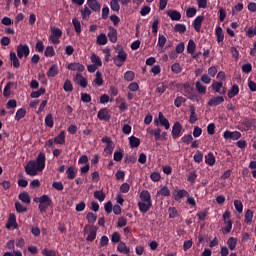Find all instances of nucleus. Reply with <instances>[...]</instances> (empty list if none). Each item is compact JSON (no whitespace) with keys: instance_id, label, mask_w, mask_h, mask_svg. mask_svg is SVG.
Returning a JSON list of instances; mask_svg holds the SVG:
<instances>
[{"instance_id":"nucleus-55","label":"nucleus","mask_w":256,"mask_h":256,"mask_svg":"<svg viewBox=\"0 0 256 256\" xmlns=\"http://www.w3.org/2000/svg\"><path fill=\"white\" fill-rule=\"evenodd\" d=\"M110 8L112 9V11L118 12L121 9V6H119L118 0H111Z\"/></svg>"},{"instance_id":"nucleus-29","label":"nucleus","mask_w":256,"mask_h":256,"mask_svg":"<svg viewBox=\"0 0 256 256\" xmlns=\"http://www.w3.org/2000/svg\"><path fill=\"white\" fill-rule=\"evenodd\" d=\"M236 95H239V86L234 84L228 91V97L229 99H233V97H236Z\"/></svg>"},{"instance_id":"nucleus-15","label":"nucleus","mask_w":256,"mask_h":256,"mask_svg":"<svg viewBox=\"0 0 256 256\" xmlns=\"http://www.w3.org/2000/svg\"><path fill=\"white\" fill-rule=\"evenodd\" d=\"M224 102L225 98L223 96H215L208 101V105L209 107H217L218 105H221V103Z\"/></svg>"},{"instance_id":"nucleus-10","label":"nucleus","mask_w":256,"mask_h":256,"mask_svg":"<svg viewBox=\"0 0 256 256\" xmlns=\"http://www.w3.org/2000/svg\"><path fill=\"white\" fill-rule=\"evenodd\" d=\"M211 87L213 91H215V93H219V95H225V93H227V88L223 86V82L214 81L212 82Z\"/></svg>"},{"instance_id":"nucleus-3","label":"nucleus","mask_w":256,"mask_h":256,"mask_svg":"<svg viewBox=\"0 0 256 256\" xmlns=\"http://www.w3.org/2000/svg\"><path fill=\"white\" fill-rule=\"evenodd\" d=\"M115 51L117 55L113 58L114 65L116 67H123L125 61H127V52H125L121 45H117Z\"/></svg>"},{"instance_id":"nucleus-24","label":"nucleus","mask_w":256,"mask_h":256,"mask_svg":"<svg viewBox=\"0 0 256 256\" xmlns=\"http://www.w3.org/2000/svg\"><path fill=\"white\" fill-rule=\"evenodd\" d=\"M183 197H189V192L185 189L178 190L176 194H174L175 201H181Z\"/></svg>"},{"instance_id":"nucleus-62","label":"nucleus","mask_w":256,"mask_h":256,"mask_svg":"<svg viewBox=\"0 0 256 256\" xmlns=\"http://www.w3.org/2000/svg\"><path fill=\"white\" fill-rule=\"evenodd\" d=\"M86 219L88 222L90 223H95V221H97V215H95L93 212H89L87 215H86Z\"/></svg>"},{"instance_id":"nucleus-11","label":"nucleus","mask_w":256,"mask_h":256,"mask_svg":"<svg viewBox=\"0 0 256 256\" xmlns=\"http://www.w3.org/2000/svg\"><path fill=\"white\" fill-rule=\"evenodd\" d=\"M223 137H224V139H232V141H237V140L241 139V132H239V131L231 132L229 130H226L223 133Z\"/></svg>"},{"instance_id":"nucleus-63","label":"nucleus","mask_w":256,"mask_h":256,"mask_svg":"<svg viewBox=\"0 0 256 256\" xmlns=\"http://www.w3.org/2000/svg\"><path fill=\"white\" fill-rule=\"evenodd\" d=\"M128 89L129 91H132L133 93H135V91H139V83L137 82H132L128 85Z\"/></svg>"},{"instance_id":"nucleus-22","label":"nucleus","mask_w":256,"mask_h":256,"mask_svg":"<svg viewBox=\"0 0 256 256\" xmlns=\"http://www.w3.org/2000/svg\"><path fill=\"white\" fill-rule=\"evenodd\" d=\"M75 83L80 85V87H87V79L81 74H77L74 78Z\"/></svg>"},{"instance_id":"nucleus-56","label":"nucleus","mask_w":256,"mask_h":256,"mask_svg":"<svg viewBox=\"0 0 256 256\" xmlns=\"http://www.w3.org/2000/svg\"><path fill=\"white\" fill-rule=\"evenodd\" d=\"M234 207L238 213H243V202L241 200H235Z\"/></svg>"},{"instance_id":"nucleus-2","label":"nucleus","mask_w":256,"mask_h":256,"mask_svg":"<svg viewBox=\"0 0 256 256\" xmlns=\"http://www.w3.org/2000/svg\"><path fill=\"white\" fill-rule=\"evenodd\" d=\"M152 205L151 193L147 190H143L140 193V201L138 202L139 211L141 213H147L149 209H151Z\"/></svg>"},{"instance_id":"nucleus-8","label":"nucleus","mask_w":256,"mask_h":256,"mask_svg":"<svg viewBox=\"0 0 256 256\" xmlns=\"http://www.w3.org/2000/svg\"><path fill=\"white\" fill-rule=\"evenodd\" d=\"M31 50L27 44H20L17 46V57L23 59V57H29Z\"/></svg>"},{"instance_id":"nucleus-37","label":"nucleus","mask_w":256,"mask_h":256,"mask_svg":"<svg viewBox=\"0 0 256 256\" xmlns=\"http://www.w3.org/2000/svg\"><path fill=\"white\" fill-rule=\"evenodd\" d=\"M227 245H228V248L230 249V251H235V247H237V238L230 237L227 240Z\"/></svg>"},{"instance_id":"nucleus-26","label":"nucleus","mask_w":256,"mask_h":256,"mask_svg":"<svg viewBox=\"0 0 256 256\" xmlns=\"http://www.w3.org/2000/svg\"><path fill=\"white\" fill-rule=\"evenodd\" d=\"M18 199L22 201V203H26V205L31 203V196H29L28 192H21L18 196Z\"/></svg>"},{"instance_id":"nucleus-33","label":"nucleus","mask_w":256,"mask_h":256,"mask_svg":"<svg viewBox=\"0 0 256 256\" xmlns=\"http://www.w3.org/2000/svg\"><path fill=\"white\" fill-rule=\"evenodd\" d=\"M66 175L68 179H75V177H77V170H75L74 166H70L66 170Z\"/></svg>"},{"instance_id":"nucleus-25","label":"nucleus","mask_w":256,"mask_h":256,"mask_svg":"<svg viewBox=\"0 0 256 256\" xmlns=\"http://www.w3.org/2000/svg\"><path fill=\"white\" fill-rule=\"evenodd\" d=\"M108 39L111 43H117V30L113 27H109Z\"/></svg>"},{"instance_id":"nucleus-38","label":"nucleus","mask_w":256,"mask_h":256,"mask_svg":"<svg viewBox=\"0 0 256 256\" xmlns=\"http://www.w3.org/2000/svg\"><path fill=\"white\" fill-rule=\"evenodd\" d=\"M195 106H190V118L189 123L193 125L197 121V113L195 112Z\"/></svg>"},{"instance_id":"nucleus-23","label":"nucleus","mask_w":256,"mask_h":256,"mask_svg":"<svg viewBox=\"0 0 256 256\" xmlns=\"http://www.w3.org/2000/svg\"><path fill=\"white\" fill-rule=\"evenodd\" d=\"M165 43H167V37L163 34H159L157 47H159L160 53H163V48L165 47Z\"/></svg>"},{"instance_id":"nucleus-42","label":"nucleus","mask_w":256,"mask_h":256,"mask_svg":"<svg viewBox=\"0 0 256 256\" xmlns=\"http://www.w3.org/2000/svg\"><path fill=\"white\" fill-rule=\"evenodd\" d=\"M41 95H45V88H40L38 91H34L30 94L32 99H39Z\"/></svg>"},{"instance_id":"nucleus-35","label":"nucleus","mask_w":256,"mask_h":256,"mask_svg":"<svg viewBox=\"0 0 256 256\" xmlns=\"http://www.w3.org/2000/svg\"><path fill=\"white\" fill-rule=\"evenodd\" d=\"M45 125L46 127H49L50 129H53V125H55V122L53 121V114L49 113L45 117Z\"/></svg>"},{"instance_id":"nucleus-17","label":"nucleus","mask_w":256,"mask_h":256,"mask_svg":"<svg viewBox=\"0 0 256 256\" xmlns=\"http://www.w3.org/2000/svg\"><path fill=\"white\" fill-rule=\"evenodd\" d=\"M68 69H70V71H78L79 73H83V71H85V66H83L81 63H70L68 65Z\"/></svg>"},{"instance_id":"nucleus-19","label":"nucleus","mask_w":256,"mask_h":256,"mask_svg":"<svg viewBox=\"0 0 256 256\" xmlns=\"http://www.w3.org/2000/svg\"><path fill=\"white\" fill-rule=\"evenodd\" d=\"M10 61L11 65H13L15 69H19V67L21 66V62H19V58H17V53L15 52H10Z\"/></svg>"},{"instance_id":"nucleus-18","label":"nucleus","mask_w":256,"mask_h":256,"mask_svg":"<svg viewBox=\"0 0 256 256\" xmlns=\"http://www.w3.org/2000/svg\"><path fill=\"white\" fill-rule=\"evenodd\" d=\"M117 251L119 253H124V255H129V253H131V249L127 247V244H125L124 242L118 243Z\"/></svg>"},{"instance_id":"nucleus-41","label":"nucleus","mask_w":256,"mask_h":256,"mask_svg":"<svg viewBox=\"0 0 256 256\" xmlns=\"http://www.w3.org/2000/svg\"><path fill=\"white\" fill-rule=\"evenodd\" d=\"M94 84L97 87H101V85H103V75L99 71L96 72V78L94 80Z\"/></svg>"},{"instance_id":"nucleus-40","label":"nucleus","mask_w":256,"mask_h":256,"mask_svg":"<svg viewBox=\"0 0 256 256\" xmlns=\"http://www.w3.org/2000/svg\"><path fill=\"white\" fill-rule=\"evenodd\" d=\"M244 221L247 225H251L253 223V211L247 210L244 216Z\"/></svg>"},{"instance_id":"nucleus-30","label":"nucleus","mask_w":256,"mask_h":256,"mask_svg":"<svg viewBox=\"0 0 256 256\" xmlns=\"http://www.w3.org/2000/svg\"><path fill=\"white\" fill-rule=\"evenodd\" d=\"M97 117L101 121H107V120H109L110 116H109V112L107 111V109H101V110H99Z\"/></svg>"},{"instance_id":"nucleus-13","label":"nucleus","mask_w":256,"mask_h":256,"mask_svg":"<svg viewBox=\"0 0 256 256\" xmlns=\"http://www.w3.org/2000/svg\"><path fill=\"white\" fill-rule=\"evenodd\" d=\"M182 129H183V126H181V123L176 122L172 127V138L179 139V137H181Z\"/></svg>"},{"instance_id":"nucleus-52","label":"nucleus","mask_w":256,"mask_h":256,"mask_svg":"<svg viewBox=\"0 0 256 256\" xmlns=\"http://www.w3.org/2000/svg\"><path fill=\"white\" fill-rule=\"evenodd\" d=\"M25 113H26L25 109L23 108L18 109L15 115L16 121H21V119L25 117Z\"/></svg>"},{"instance_id":"nucleus-12","label":"nucleus","mask_w":256,"mask_h":256,"mask_svg":"<svg viewBox=\"0 0 256 256\" xmlns=\"http://www.w3.org/2000/svg\"><path fill=\"white\" fill-rule=\"evenodd\" d=\"M17 227V217L15 216V214L11 213L6 223V229H17Z\"/></svg>"},{"instance_id":"nucleus-64","label":"nucleus","mask_w":256,"mask_h":256,"mask_svg":"<svg viewBox=\"0 0 256 256\" xmlns=\"http://www.w3.org/2000/svg\"><path fill=\"white\" fill-rule=\"evenodd\" d=\"M42 255H45V256H57V252L55 250L43 249L42 250Z\"/></svg>"},{"instance_id":"nucleus-1","label":"nucleus","mask_w":256,"mask_h":256,"mask_svg":"<svg viewBox=\"0 0 256 256\" xmlns=\"http://www.w3.org/2000/svg\"><path fill=\"white\" fill-rule=\"evenodd\" d=\"M47 161V158L45 157V154L43 152H40L36 158V160H32L28 162V164L25 166V171L30 177H35L39 173L45 169V163Z\"/></svg>"},{"instance_id":"nucleus-4","label":"nucleus","mask_w":256,"mask_h":256,"mask_svg":"<svg viewBox=\"0 0 256 256\" xmlns=\"http://www.w3.org/2000/svg\"><path fill=\"white\" fill-rule=\"evenodd\" d=\"M38 203H39L38 209L40 213L43 215L47 213V209L51 207L53 201L51 200V197L44 194L38 198Z\"/></svg>"},{"instance_id":"nucleus-59","label":"nucleus","mask_w":256,"mask_h":256,"mask_svg":"<svg viewBox=\"0 0 256 256\" xmlns=\"http://www.w3.org/2000/svg\"><path fill=\"white\" fill-rule=\"evenodd\" d=\"M185 101H187V99H185L183 96H178L175 100H174V105L175 107H181V105L183 103H185Z\"/></svg>"},{"instance_id":"nucleus-57","label":"nucleus","mask_w":256,"mask_h":256,"mask_svg":"<svg viewBox=\"0 0 256 256\" xmlns=\"http://www.w3.org/2000/svg\"><path fill=\"white\" fill-rule=\"evenodd\" d=\"M63 89L64 91H66V93H71V91H73V84L71 83V81L66 80Z\"/></svg>"},{"instance_id":"nucleus-60","label":"nucleus","mask_w":256,"mask_h":256,"mask_svg":"<svg viewBox=\"0 0 256 256\" xmlns=\"http://www.w3.org/2000/svg\"><path fill=\"white\" fill-rule=\"evenodd\" d=\"M195 15H197V9L195 7H192V8H188L186 10V17H195Z\"/></svg>"},{"instance_id":"nucleus-27","label":"nucleus","mask_w":256,"mask_h":256,"mask_svg":"<svg viewBox=\"0 0 256 256\" xmlns=\"http://www.w3.org/2000/svg\"><path fill=\"white\" fill-rule=\"evenodd\" d=\"M215 35L217 37L218 43H223V39H225V34H223V28L220 26L216 27Z\"/></svg>"},{"instance_id":"nucleus-21","label":"nucleus","mask_w":256,"mask_h":256,"mask_svg":"<svg viewBox=\"0 0 256 256\" xmlns=\"http://www.w3.org/2000/svg\"><path fill=\"white\" fill-rule=\"evenodd\" d=\"M167 15L172 21H181V13L177 10H170Z\"/></svg>"},{"instance_id":"nucleus-53","label":"nucleus","mask_w":256,"mask_h":256,"mask_svg":"<svg viewBox=\"0 0 256 256\" xmlns=\"http://www.w3.org/2000/svg\"><path fill=\"white\" fill-rule=\"evenodd\" d=\"M125 81H133L135 79V72L133 71H126L124 73Z\"/></svg>"},{"instance_id":"nucleus-31","label":"nucleus","mask_w":256,"mask_h":256,"mask_svg":"<svg viewBox=\"0 0 256 256\" xmlns=\"http://www.w3.org/2000/svg\"><path fill=\"white\" fill-rule=\"evenodd\" d=\"M54 143H57V145L65 144V131H61L59 135L54 138Z\"/></svg>"},{"instance_id":"nucleus-58","label":"nucleus","mask_w":256,"mask_h":256,"mask_svg":"<svg viewBox=\"0 0 256 256\" xmlns=\"http://www.w3.org/2000/svg\"><path fill=\"white\" fill-rule=\"evenodd\" d=\"M182 70L183 68H181V64L179 63H174L171 66V71L174 72L176 75H178V73H181Z\"/></svg>"},{"instance_id":"nucleus-6","label":"nucleus","mask_w":256,"mask_h":256,"mask_svg":"<svg viewBox=\"0 0 256 256\" xmlns=\"http://www.w3.org/2000/svg\"><path fill=\"white\" fill-rule=\"evenodd\" d=\"M224 220V233H231V229H233V222H231V213L229 211L224 212L223 214Z\"/></svg>"},{"instance_id":"nucleus-9","label":"nucleus","mask_w":256,"mask_h":256,"mask_svg":"<svg viewBox=\"0 0 256 256\" xmlns=\"http://www.w3.org/2000/svg\"><path fill=\"white\" fill-rule=\"evenodd\" d=\"M155 125H159V123L165 127L166 130L170 129L171 124L169 123V120H167V118H165V116L163 115V112H159L158 114V120H154Z\"/></svg>"},{"instance_id":"nucleus-45","label":"nucleus","mask_w":256,"mask_h":256,"mask_svg":"<svg viewBox=\"0 0 256 256\" xmlns=\"http://www.w3.org/2000/svg\"><path fill=\"white\" fill-rule=\"evenodd\" d=\"M157 195H162V197H169V195H171V190H169L167 186H164L157 192Z\"/></svg>"},{"instance_id":"nucleus-32","label":"nucleus","mask_w":256,"mask_h":256,"mask_svg":"<svg viewBox=\"0 0 256 256\" xmlns=\"http://www.w3.org/2000/svg\"><path fill=\"white\" fill-rule=\"evenodd\" d=\"M205 163L210 167H213L215 165V156L213 155V153L209 152L205 156Z\"/></svg>"},{"instance_id":"nucleus-44","label":"nucleus","mask_w":256,"mask_h":256,"mask_svg":"<svg viewBox=\"0 0 256 256\" xmlns=\"http://www.w3.org/2000/svg\"><path fill=\"white\" fill-rule=\"evenodd\" d=\"M196 90L198 91V93H201L202 95H205L207 93V87H205V85H203V83L201 82H196Z\"/></svg>"},{"instance_id":"nucleus-16","label":"nucleus","mask_w":256,"mask_h":256,"mask_svg":"<svg viewBox=\"0 0 256 256\" xmlns=\"http://www.w3.org/2000/svg\"><path fill=\"white\" fill-rule=\"evenodd\" d=\"M94 239H97V227L95 226H90L89 227V234L86 238V241H89L90 243H92V241Z\"/></svg>"},{"instance_id":"nucleus-47","label":"nucleus","mask_w":256,"mask_h":256,"mask_svg":"<svg viewBox=\"0 0 256 256\" xmlns=\"http://www.w3.org/2000/svg\"><path fill=\"white\" fill-rule=\"evenodd\" d=\"M82 19L84 21H87L89 17L91 16V9L89 7H85L83 10H81Z\"/></svg>"},{"instance_id":"nucleus-46","label":"nucleus","mask_w":256,"mask_h":256,"mask_svg":"<svg viewBox=\"0 0 256 256\" xmlns=\"http://www.w3.org/2000/svg\"><path fill=\"white\" fill-rule=\"evenodd\" d=\"M44 55L45 57H55V48L53 46H47Z\"/></svg>"},{"instance_id":"nucleus-39","label":"nucleus","mask_w":256,"mask_h":256,"mask_svg":"<svg viewBox=\"0 0 256 256\" xmlns=\"http://www.w3.org/2000/svg\"><path fill=\"white\" fill-rule=\"evenodd\" d=\"M195 49H197V44H195V41L189 40L187 45V53H190V55H193V53H195Z\"/></svg>"},{"instance_id":"nucleus-61","label":"nucleus","mask_w":256,"mask_h":256,"mask_svg":"<svg viewBox=\"0 0 256 256\" xmlns=\"http://www.w3.org/2000/svg\"><path fill=\"white\" fill-rule=\"evenodd\" d=\"M123 160V150L114 152V161L120 162Z\"/></svg>"},{"instance_id":"nucleus-49","label":"nucleus","mask_w":256,"mask_h":256,"mask_svg":"<svg viewBox=\"0 0 256 256\" xmlns=\"http://www.w3.org/2000/svg\"><path fill=\"white\" fill-rule=\"evenodd\" d=\"M72 24L74 25L76 33L81 34V22L77 18H73Z\"/></svg>"},{"instance_id":"nucleus-5","label":"nucleus","mask_w":256,"mask_h":256,"mask_svg":"<svg viewBox=\"0 0 256 256\" xmlns=\"http://www.w3.org/2000/svg\"><path fill=\"white\" fill-rule=\"evenodd\" d=\"M51 34L49 36L50 43H53V45H59L61 43L60 39L63 36V31L61 28L57 27H51Z\"/></svg>"},{"instance_id":"nucleus-54","label":"nucleus","mask_w":256,"mask_h":256,"mask_svg":"<svg viewBox=\"0 0 256 256\" xmlns=\"http://www.w3.org/2000/svg\"><path fill=\"white\" fill-rule=\"evenodd\" d=\"M192 92H193V89L191 88V86H189V84H184L185 97H188L189 99H191Z\"/></svg>"},{"instance_id":"nucleus-36","label":"nucleus","mask_w":256,"mask_h":256,"mask_svg":"<svg viewBox=\"0 0 256 256\" xmlns=\"http://www.w3.org/2000/svg\"><path fill=\"white\" fill-rule=\"evenodd\" d=\"M129 143H130V147L135 148V147H139V145H141V140L135 136H130Z\"/></svg>"},{"instance_id":"nucleus-48","label":"nucleus","mask_w":256,"mask_h":256,"mask_svg":"<svg viewBox=\"0 0 256 256\" xmlns=\"http://www.w3.org/2000/svg\"><path fill=\"white\" fill-rule=\"evenodd\" d=\"M97 43L98 45H107V35H105L104 33L98 35Z\"/></svg>"},{"instance_id":"nucleus-14","label":"nucleus","mask_w":256,"mask_h":256,"mask_svg":"<svg viewBox=\"0 0 256 256\" xmlns=\"http://www.w3.org/2000/svg\"><path fill=\"white\" fill-rule=\"evenodd\" d=\"M204 20H205V16H203V15H199L194 19L192 25H193L195 31H197V33H199L201 31V25H203Z\"/></svg>"},{"instance_id":"nucleus-43","label":"nucleus","mask_w":256,"mask_h":256,"mask_svg":"<svg viewBox=\"0 0 256 256\" xmlns=\"http://www.w3.org/2000/svg\"><path fill=\"white\" fill-rule=\"evenodd\" d=\"M94 197L100 201V203H103V201H105V194L103 192V190H97L94 192Z\"/></svg>"},{"instance_id":"nucleus-28","label":"nucleus","mask_w":256,"mask_h":256,"mask_svg":"<svg viewBox=\"0 0 256 256\" xmlns=\"http://www.w3.org/2000/svg\"><path fill=\"white\" fill-rule=\"evenodd\" d=\"M90 61L93 63V65H96L97 67H101L103 65L101 58L95 53L91 54Z\"/></svg>"},{"instance_id":"nucleus-51","label":"nucleus","mask_w":256,"mask_h":256,"mask_svg":"<svg viewBox=\"0 0 256 256\" xmlns=\"http://www.w3.org/2000/svg\"><path fill=\"white\" fill-rule=\"evenodd\" d=\"M15 209H16L17 213H26V211H27V207L23 206V204H21V202L15 203Z\"/></svg>"},{"instance_id":"nucleus-7","label":"nucleus","mask_w":256,"mask_h":256,"mask_svg":"<svg viewBox=\"0 0 256 256\" xmlns=\"http://www.w3.org/2000/svg\"><path fill=\"white\" fill-rule=\"evenodd\" d=\"M102 143H106L104 153H106V155H113V150L115 149V143L111 141V138L107 136L103 137Z\"/></svg>"},{"instance_id":"nucleus-20","label":"nucleus","mask_w":256,"mask_h":256,"mask_svg":"<svg viewBox=\"0 0 256 256\" xmlns=\"http://www.w3.org/2000/svg\"><path fill=\"white\" fill-rule=\"evenodd\" d=\"M87 5L92 11H101V4L97 0H87Z\"/></svg>"},{"instance_id":"nucleus-50","label":"nucleus","mask_w":256,"mask_h":256,"mask_svg":"<svg viewBox=\"0 0 256 256\" xmlns=\"http://www.w3.org/2000/svg\"><path fill=\"white\" fill-rule=\"evenodd\" d=\"M174 31L177 33H185L187 31V26H185V24H176L174 26Z\"/></svg>"},{"instance_id":"nucleus-34","label":"nucleus","mask_w":256,"mask_h":256,"mask_svg":"<svg viewBox=\"0 0 256 256\" xmlns=\"http://www.w3.org/2000/svg\"><path fill=\"white\" fill-rule=\"evenodd\" d=\"M59 73V68L57 67V65L56 64H53L50 68H49V70H48V72H47V76L48 77H56V75Z\"/></svg>"}]
</instances>
